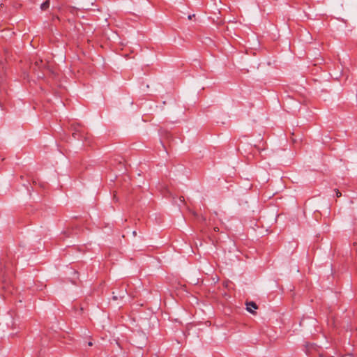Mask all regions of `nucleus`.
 Returning a JSON list of instances; mask_svg holds the SVG:
<instances>
[{"label": "nucleus", "instance_id": "nucleus-10", "mask_svg": "<svg viewBox=\"0 0 357 357\" xmlns=\"http://www.w3.org/2000/svg\"><path fill=\"white\" fill-rule=\"evenodd\" d=\"M132 234H133V235L135 236L137 235V232H136V231H134L132 232Z\"/></svg>", "mask_w": 357, "mask_h": 357}, {"label": "nucleus", "instance_id": "nucleus-8", "mask_svg": "<svg viewBox=\"0 0 357 357\" xmlns=\"http://www.w3.org/2000/svg\"><path fill=\"white\" fill-rule=\"evenodd\" d=\"M88 346L91 347L93 345V342L91 341L88 342Z\"/></svg>", "mask_w": 357, "mask_h": 357}, {"label": "nucleus", "instance_id": "nucleus-5", "mask_svg": "<svg viewBox=\"0 0 357 357\" xmlns=\"http://www.w3.org/2000/svg\"><path fill=\"white\" fill-rule=\"evenodd\" d=\"M335 192L337 197H340L342 196V193L337 189L335 190Z\"/></svg>", "mask_w": 357, "mask_h": 357}, {"label": "nucleus", "instance_id": "nucleus-9", "mask_svg": "<svg viewBox=\"0 0 357 357\" xmlns=\"http://www.w3.org/2000/svg\"><path fill=\"white\" fill-rule=\"evenodd\" d=\"M77 126H78V128H75V130L76 131H79V128L81 127V126H80V125H78Z\"/></svg>", "mask_w": 357, "mask_h": 357}, {"label": "nucleus", "instance_id": "nucleus-6", "mask_svg": "<svg viewBox=\"0 0 357 357\" xmlns=\"http://www.w3.org/2000/svg\"><path fill=\"white\" fill-rule=\"evenodd\" d=\"M40 63H43V61L40 60L39 61H36L35 65L38 66H39Z\"/></svg>", "mask_w": 357, "mask_h": 357}, {"label": "nucleus", "instance_id": "nucleus-11", "mask_svg": "<svg viewBox=\"0 0 357 357\" xmlns=\"http://www.w3.org/2000/svg\"><path fill=\"white\" fill-rule=\"evenodd\" d=\"M181 201H184V197H181Z\"/></svg>", "mask_w": 357, "mask_h": 357}, {"label": "nucleus", "instance_id": "nucleus-1", "mask_svg": "<svg viewBox=\"0 0 357 357\" xmlns=\"http://www.w3.org/2000/svg\"><path fill=\"white\" fill-rule=\"evenodd\" d=\"M257 308H258V306L255 302L250 301V302L246 303V310L249 312H250L252 314H255V312L253 310V309L257 310Z\"/></svg>", "mask_w": 357, "mask_h": 357}, {"label": "nucleus", "instance_id": "nucleus-12", "mask_svg": "<svg viewBox=\"0 0 357 357\" xmlns=\"http://www.w3.org/2000/svg\"><path fill=\"white\" fill-rule=\"evenodd\" d=\"M188 18H189V19H191V18H192V16H191V15H189V16H188Z\"/></svg>", "mask_w": 357, "mask_h": 357}, {"label": "nucleus", "instance_id": "nucleus-2", "mask_svg": "<svg viewBox=\"0 0 357 357\" xmlns=\"http://www.w3.org/2000/svg\"><path fill=\"white\" fill-rule=\"evenodd\" d=\"M112 294H113L112 298L114 300H118L119 298L121 299V298H124V296L126 294V289H124L123 290H122L121 294H119V295H116L114 291H113Z\"/></svg>", "mask_w": 357, "mask_h": 357}, {"label": "nucleus", "instance_id": "nucleus-7", "mask_svg": "<svg viewBox=\"0 0 357 357\" xmlns=\"http://www.w3.org/2000/svg\"><path fill=\"white\" fill-rule=\"evenodd\" d=\"M213 230H214V231H215V232H218V231H220V229H219L218 227H215L213 228Z\"/></svg>", "mask_w": 357, "mask_h": 357}, {"label": "nucleus", "instance_id": "nucleus-4", "mask_svg": "<svg viewBox=\"0 0 357 357\" xmlns=\"http://www.w3.org/2000/svg\"><path fill=\"white\" fill-rule=\"evenodd\" d=\"M0 71L4 73V65L2 63H0Z\"/></svg>", "mask_w": 357, "mask_h": 357}, {"label": "nucleus", "instance_id": "nucleus-3", "mask_svg": "<svg viewBox=\"0 0 357 357\" xmlns=\"http://www.w3.org/2000/svg\"><path fill=\"white\" fill-rule=\"evenodd\" d=\"M50 0H46L45 2H43L40 8L43 10H47L50 7Z\"/></svg>", "mask_w": 357, "mask_h": 357}]
</instances>
